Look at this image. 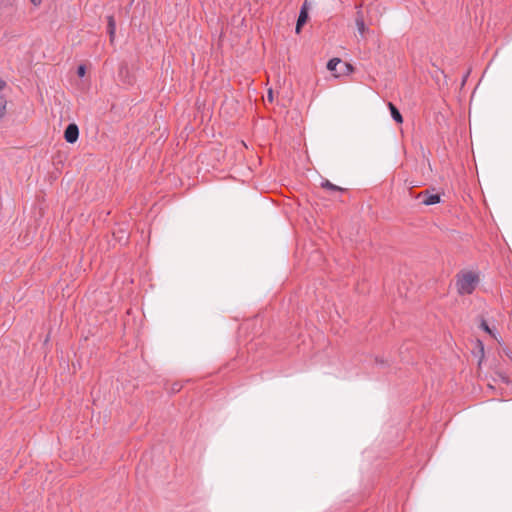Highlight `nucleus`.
I'll list each match as a JSON object with an SVG mask.
<instances>
[{
	"label": "nucleus",
	"mask_w": 512,
	"mask_h": 512,
	"mask_svg": "<svg viewBox=\"0 0 512 512\" xmlns=\"http://www.w3.org/2000/svg\"><path fill=\"white\" fill-rule=\"evenodd\" d=\"M86 73V68L84 65H80L77 70V74L79 77H83Z\"/></svg>",
	"instance_id": "nucleus-11"
},
{
	"label": "nucleus",
	"mask_w": 512,
	"mask_h": 512,
	"mask_svg": "<svg viewBox=\"0 0 512 512\" xmlns=\"http://www.w3.org/2000/svg\"><path fill=\"white\" fill-rule=\"evenodd\" d=\"M440 202V196L438 194L429 195L426 199L423 200V203L426 205H433Z\"/></svg>",
	"instance_id": "nucleus-7"
},
{
	"label": "nucleus",
	"mask_w": 512,
	"mask_h": 512,
	"mask_svg": "<svg viewBox=\"0 0 512 512\" xmlns=\"http://www.w3.org/2000/svg\"><path fill=\"white\" fill-rule=\"evenodd\" d=\"M34 5L38 6L41 4L42 0H30Z\"/></svg>",
	"instance_id": "nucleus-14"
},
{
	"label": "nucleus",
	"mask_w": 512,
	"mask_h": 512,
	"mask_svg": "<svg viewBox=\"0 0 512 512\" xmlns=\"http://www.w3.org/2000/svg\"><path fill=\"white\" fill-rule=\"evenodd\" d=\"M108 33L110 36V41L113 42L115 38L116 24L113 16H108Z\"/></svg>",
	"instance_id": "nucleus-6"
},
{
	"label": "nucleus",
	"mask_w": 512,
	"mask_h": 512,
	"mask_svg": "<svg viewBox=\"0 0 512 512\" xmlns=\"http://www.w3.org/2000/svg\"><path fill=\"white\" fill-rule=\"evenodd\" d=\"M308 20V11H307V7L304 5L302 8H301V11H300V14H299V17H298V20H297V24H296V33L299 34L301 32V29H302V26L307 22Z\"/></svg>",
	"instance_id": "nucleus-3"
},
{
	"label": "nucleus",
	"mask_w": 512,
	"mask_h": 512,
	"mask_svg": "<svg viewBox=\"0 0 512 512\" xmlns=\"http://www.w3.org/2000/svg\"><path fill=\"white\" fill-rule=\"evenodd\" d=\"M341 62V60L339 58H333L331 59L328 64H327V68L328 70L330 71H336V66Z\"/></svg>",
	"instance_id": "nucleus-9"
},
{
	"label": "nucleus",
	"mask_w": 512,
	"mask_h": 512,
	"mask_svg": "<svg viewBox=\"0 0 512 512\" xmlns=\"http://www.w3.org/2000/svg\"><path fill=\"white\" fill-rule=\"evenodd\" d=\"M267 98H268V100H269L270 102H272V101H273V92H272V90H271V89L268 91Z\"/></svg>",
	"instance_id": "nucleus-13"
},
{
	"label": "nucleus",
	"mask_w": 512,
	"mask_h": 512,
	"mask_svg": "<svg viewBox=\"0 0 512 512\" xmlns=\"http://www.w3.org/2000/svg\"><path fill=\"white\" fill-rule=\"evenodd\" d=\"M6 105L7 101L4 96H0V119L5 115L6 113Z\"/></svg>",
	"instance_id": "nucleus-10"
},
{
	"label": "nucleus",
	"mask_w": 512,
	"mask_h": 512,
	"mask_svg": "<svg viewBox=\"0 0 512 512\" xmlns=\"http://www.w3.org/2000/svg\"><path fill=\"white\" fill-rule=\"evenodd\" d=\"M6 87V82L0 77V91Z\"/></svg>",
	"instance_id": "nucleus-12"
},
{
	"label": "nucleus",
	"mask_w": 512,
	"mask_h": 512,
	"mask_svg": "<svg viewBox=\"0 0 512 512\" xmlns=\"http://www.w3.org/2000/svg\"><path fill=\"white\" fill-rule=\"evenodd\" d=\"M79 136V129L76 124H69L64 132V138L68 143H74Z\"/></svg>",
	"instance_id": "nucleus-2"
},
{
	"label": "nucleus",
	"mask_w": 512,
	"mask_h": 512,
	"mask_svg": "<svg viewBox=\"0 0 512 512\" xmlns=\"http://www.w3.org/2000/svg\"><path fill=\"white\" fill-rule=\"evenodd\" d=\"M388 107H389V110L391 112V115H392L393 119L397 123L401 124L403 122V117H402L401 113L399 112V110L391 102L388 103Z\"/></svg>",
	"instance_id": "nucleus-5"
},
{
	"label": "nucleus",
	"mask_w": 512,
	"mask_h": 512,
	"mask_svg": "<svg viewBox=\"0 0 512 512\" xmlns=\"http://www.w3.org/2000/svg\"><path fill=\"white\" fill-rule=\"evenodd\" d=\"M355 21H356V26H357V29H358L359 33L362 36L365 35V33L367 32V27L365 25L363 13L361 11H358L356 13Z\"/></svg>",
	"instance_id": "nucleus-4"
},
{
	"label": "nucleus",
	"mask_w": 512,
	"mask_h": 512,
	"mask_svg": "<svg viewBox=\"0 0 512 512\" xmlns=\"http://www.w3.org/2000/svg\"><path fill=\"white\" fill-rule=\"evenodd\" d=\"M321 186L323 188H326V189H329V190H332V191H343V189L341 187L332 184L328 180H325L324 182H322Z\"/></svg>",
	"instance_id": "nucleus-8"
},
{
	"label": "nucleus",
	"mask_w": 512,
	"mask_h": 512,
	"mask_svg": "<svg viewBox=\"0 0 512 512\" xmlns=\"http://www.w3.org/2000/svg\"><path fill=\"white\" fill-rule=\"evenodd\" d=\"M479 275L473 271H461L456 277V288L460 295H469L474 292L478 283Z\"/></svg>",
	"instance_id": "nucleus-1"
},
{
	"label": "nucleus",
	"mask_w": 512,
	"mask_h": 512,
	"mask_svg": "<svg viewBox=\"0 0 512 512\" xmlns=\"http://www.w3.org/2000/svg\"><path fill=\"white\" fill-rule=\"evenodd\" d=\"M483 326H484V329H485L486 331L490 332L489 327H488L485 323L483 324Z\"/></svg>",
	"instance_id": "nucleus-15"
}]
</instances>
